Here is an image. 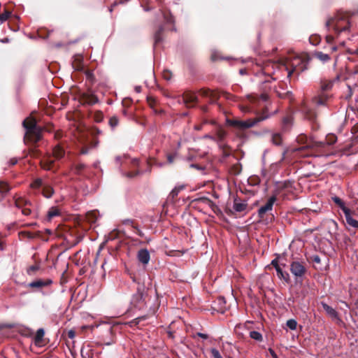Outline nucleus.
<instances>
[{
  "label": "nucleus",
  "mask_w": 358,
  "mask_h": 358,
  "mask_svg": "<svg viewBox=\"0 0 358 358\" xmlns=\"http://www.w3.org/2000/svg\"><path fill=\"white\" fill-rule=\"evenodd\" d=\"M307 61L299 55H289L283 62V66L290 77L294 72L300 73L307 69Z\"/></svg>",
  "instance_id": "nucleus-1"
},
{
  "label": "nucleus",
  "mask_w": 358,
  "mask_h": 358,
  "mask_svg": "<svg viewBox=\"0 0 358 358\" xmlns=\"http://www.w3.org/2000/svg\"><path fill=\"white\" fill-rule=\"evenodd\" d=\"M329 31H334L338 35L346 31L350 27V22L345 14L339 13L335 17L329 19L326 22Z\"/></svg>",
  "instance_id": "nucleus-2"
},
{
  "label": "nucleus",
  "mask_w": 358,
  "mask_h": 358,
  "mask_svg": "<svg viewBox=\"0 0 358 358\" xmlns=\"http://www.w3.org/2000/svg\"><path fill=\"white\" fill-rule=\"evenodd\" d=\"M146 290L144 286H139L131 300V308L141 310L145 306Z\"/></svg>",
  "instance_id": "nucleus-3"
},
{
  "label": "nucleus",
  "mask_w": 358,
  "mask_h": 358,
  "mask_svg": "<svg viewBox=\"0 0 358 358\" xmlns=\"http://www.w3.org/2000/svg\"><path fill=\"white\" fill-rule=\"evenodd\" d=\"M337 141V137L332 134H329L327 136L325 141H317L313 139H309L306 142V145L299 148L303 150L305 148H322L325 145H333Z\"/></svg>",
  "instance_id": "nucleus-4"
},
{
  "label": "nucleus",
  "mask_w": 358,
  "mask_h": 358,
  "mask_svg": "<svg viewBox=\"0 0 358 358\" xmlns=\"http://www.w3.org/2000/svg\"><path fill=\"white\" fill-rule=\"evenodd\" d=\"M266 117H261L258 118H255L254 120L248 119L247 120H231L229 122L230 125L241 129H245L250 127H252L255 126L257 122L262 121L265 120Z\"/></svg>",
  "instance_id": "nucleus-5"
},
{
  "label": "nucleus",
  "mask_w": 358,
  "mask_h": 358,
  "mask_svg": "<svg viewBox=\"0 0 358 358\" xmlns=\"http://www.w3.org/2000/svg\"><path fill=\"white\" fill-rule=\"evenodd\" d=\"M25 139L32 142H38L41 138V128L37 127L29 131H26Z\"/></svg>",
  "instance_id": "nucleus-6"
},
{
  "label": "nucleus",
  "mask_w": 358,
  "mask_h": 358,
  "mask_svg": "<svg viewBox=\"0 0 358 358\" xmlns=\"http://www.w3.org/2000/svg\"><path fill=\"white\" fill-rule=\"evenodd\" d=\"M276 201V197L273 196L268 199L266 203L262 206L258 210V215L260 218H262L264 214L272 210L273 206Z\"/></svg>",
  "instance_id": "nucleus-7"
},
{
  "label": "nucleus",
  "mask_w": 358,
  "mask_h": 358,
  "mask_svg": "<svg viewBox=\"0 0 358 358\" xmlns=\"http://www.w3.org/2000/svg\"><path fill=\"white\" fill-rule=\"evenodd\" d=\"M292 273L296 277H301L305 273V267L299 262H293L290 268Z\"/></svg>",
  "instance_id": "nucleus-8"
},
{
  "label": "nucleus",
  "mask_w": 358,
  "mask_h": 358,
  "mask_svg": "<svg viewBox=\"0 0 358 358\" xmlns=\"http://www.w3.org/2000/svg\"><path fill=\"white\" fill-rule=\"evenodd\" d=\"M52 283L51 279H37L33 282H31L28 286L31 288L41 289L42 287L50 286Z\"/></svg>",
  "instance_id": "nucleus-9"
},
{
  "label": "nucleus",
  "mask_w": 358,
  "mask_h": 358,
  "mask_svg": "<svg viewBox=\"0 0 358 358\" xmlns=\"http://www.w3.org/2000/svg\"><path fill=\"white\" fill-rule=\"evenodd\" d=\"M137 258L140 262L147 264L150 261V253L146 249H141L138 251Z\"/></svg>",
  "instance_id": "nucleus-10"
},
{
  "label": "nucleus",
  "mask_w": 358,
  "mask_h": 358,
  "mask_svg": "<svg viewBox=\"0 0 358 358\" xmlns=\"http://www.w3.org/2000/svg\"><path fill=\"white\" fill-rule=\"evenodd\" d=\"M183 100L187 107H192L196 103L197 97L194 94H186Z\"/></svg>",
  "instance_id": "nucleus-11"
},
{
  "label": "nucleus",
  "mask_w": 358,
  "mask_h": 358,
  "mask_svg": "<svg viewBox=\"0 0 358 358\" xmlns=\"http://www.w3.org/2000/svg\"><path fill=\"white\" fill-rule=\"evenodd\" d=\"M329 99V96L327 94H326L325 92H322L320 95L315 96L313 99V101L317 106L324 105Z\"/></svg>",
  "instance_id": "nucleus-12"
},
{
  "label": "nucleus",
  "mask_w": 358,
  "mask_h": 358,
  "mask_svg": "<svg viewBox=\"0 0 358 358\" xmlns=\"http://www.w3.org/2000/svg\"><path fill=\"white\" fill-rule=\"evenodd\" d=\"M23 126L26 129V131H29L37 127L36 120L32 117H27L23 121Z\"/></svg>",
  "instance_id": "nucleus-13"
},
{
  "label": "nucleus",
  "mask_w": 358,
  "mask_h": 358,
  "mask_svg": "<svg viewBox=\"0 0 358 358\" xmlns=\"http://www.w3.org/2000/svg\"><path fill=\"white\" fill-rule=\"evenodd\" d=\"M322 306L324 308V310L326 311L327 314L331 317L332 319H338V313L336 311L335 309H334L330 306L327 305V303L322 302Z\"/></svg>",
  "instance_id": "nucleus-14"
},
{
  "label": "nucleus",
  "mask_w": 358,
  "mask_h": 358,
  "mask_svg": "<svg viewBox=\"0 0 358 358\" xmlns=\"http://www.w3.org/2000/svg\"><path fill=\"white\" fill-rule=\"evenodd\" d=\"M345 217L346 222L349 226H350L353 228H355V229H358V221L355 220L352 217L350 210H349L348 212L346 210L345 214Z\"/></svg>",
  "instance_id": "nucleus-15"
},
{
  "label": "nucleus",
  "mask_w": 358,
  "mask_h": 358,
  "mask_svg": "<svg viewBox=\"0 0 358 358\" xmlns=\"http://www.w3.org/2000/svg\"><path fill=\"white\" fill-rule=\"evenodd\" d=\"M45 331L43 329H38L36 331V334L34 336V343L36 345H41L43 338L44 336Z\"/></svg>",
  "instance_id": "nucleus-16"
},
{
  "label": "nucleus",
  "mask_w": 358,
  "mask_h": 358,
  "mask_svg": "<svg viewBox=\"0 0 358 358\" xmlns=\"http://www.w3.org/2000/svg\"><path fill=\"white\" fill-rule=\"evenodd\" d=\"M248 204L245 202H239L236 200L234 201L233 208L236 212H243L247 208Z\"/></svg>",
  "instance_id": "nucleus-17"
},
{
  "label": "nucleus",
  "mask_w": 358,
  "mask_h": 358,
  "mask_svg": "<svg viewBox=\"0 0 358 358\" xmlns=\"http://www.w3.org/2000/svg\"><path fill=\"white\" fill-rule=\"evenodd\" d=\"M275 270H276V272H277V275L280 278V279H283L284 280H285L286 282H287L289 279V275L286 272H283L282 270V268L280 267V266H277L276 268H275Z\"/></svg>",
  "instance_id": "nucleus-18"
},
{
  "label": "nucleus",
  "mask_w": 358,
  "mask_h": 358,
  "mask_svg": "<svg viewBox=\"0 0 358 358\" xmlns=\"http://www.w3.org/2000/svg\"><path fill=\"white\" fill-rule=\"evenodd\" d=\"M332 199L341 208L344 215L345 214L346 210L348 212L350 210V209L345 206L344 202L340 198L334 196L332 198Z\"/></svg>",
  "instance_id": "nucleus-19"
},
{
  "label": "nucleus",
  "mask_w": 358,
  "mask_h": 358,
  "mask_svg": "<svg viewBox=\"0 0 358 358\" xmlns=\"http://www.w3.org/2000/svg\"><path fill=\"white\" fill-rule=\"evenodd\" d=\"M52 153L55 158L60 159L64 156V151L59 145H56L53 148Z\"/></svg>",
  "instance_id": "nucleus-20"
},
{
  "label": "nucleus",
  "mask_w": 358,
  "mask_h": 358,
  "mask_svg": "<svg viewBox=\"0 0 358 358\" xmlns=\"http://www.w3.org/2000/svg\"><path fill=\"white\" fill-rule=\"evenodd\" d=\"M315 56L322 62H327L330 59V57L328 54H325L322 52H316L315 53Z\"/></svg>",
  "instance_id": "nucleus-21"
},
{
  "label": "nucleus",
  "mask_w": 358,
  "mask_h": 358,
  "mask_svg": "<svg viewBox=\"0 0 358 358\" xmlns=\"http://www.w3.org/2000/svg\"><path fill=\"white\" fill-rule=\"evenodd\" d=\"M334 81V80H324L322 83L321 89L322 92H326L331 89L333 87Z\"/></svg>",
  "instance_id": "nucleus-22"
},
{
  "label": "nucleus",
  "mask_w": 358,
  "mask_h": 358,
  "mask_svg": "<svg viewBox=\"0 0 358 358\" xmlns=\"http://www.w3.org/2000/svg\"><path fill=\"white\" fill-rule=\"evenodd\" d=\"M271 141L274 145H280L282 141L281 135L278 133L273 134L271 136Z\"/></svg>",
  "instance_id": "nucleus-23"
},
{
  "label": "nucleus",
  "mask_w": 358,
  "mask_h": 358,
  "mask_svg": "<svg viewBox=\"0 0 358 358\" xmlns=\"http://www.w3.org/2000/svg\"><path fill=\"white\" fill-rule=\"evenodd\" d=\"M43 194L45 197L50 198L53 194V189L50 186L45 185L43 187Z\"/></svg>",
  "instance_id": "nucleus-24"
},
{
  "label": "nucleus",
  "mask_w": 358,
  "mask_h": 358,
  "mask_svg": "<svg viewBox=\"0 0 358 358\" xmlns=\"http://www.w3.org/2000/svg\"><path fill=\"white\" fill-rule=\"evenodd\" d=\"M185 188V185L176 186L171 191V194L173 197L178 196V193Z\"/></svg>",
  "instance_id": "nucleus-25"
},
{
  "label": "nucleus",
  "mask_w": 358,
  "mask_h": 358,
  "mask_svg": "<svg viewBox=\"0 0 358 358\" xmlns=\"http://www.w3.org/2000/svg\"><path fill=\"white\" fill-rule=\"evenodd\" d=\"M287 327L291 330H295L297 327V322L295 320L290 319L287 321L286 323Z\"/></svg>",
  "instance_id": "nucleus-26"
},
{
  "label": "nucleus",
  "mask_w": 358,
  "mask_h": 358,
  "mask_svg": "<svg viewBox=\"0 0 358 358\" xmlns=\"http://www.w3.org/2000/svg\"><path fill=\"white\" fill-rule=\"evenodd\" d=\"M250 336L253 338L254 340H256V341H262V334L257 331H250Z\"/></svg>",
  "instance_id": "nucleus-27"
},
{
  "label": "nucleus",
  "mask_w": 358,
  "mask_h": 358,
  "mask_svg": "<svg viewBox=\"0 0 358 358\" xmlns=\"http://www.w3.org/2000/svg\"><path fill=\"white\" fill-rule=\"evenodd\" d=\"M8 190H9L8 185L5 182L0 181V193L6 194L8 192Z\"/></svg>",
  "instance_id": "nucleus-28"
},
{
  "label": "nucleus",
  "mask_w": 358,
  "mask_h": 358,
  "mask_svg": "<svg viewBox=\"0 0 358 358\" xmlns=\"http://www.w3.org/2000/svg\"><path fill=\"white\" fill-rule=\"evenodd\" d=\"M59 215V210L56 208H52L50 209L48 213V216L49 219H51Z\"/></svg>",
  "instance_id": "nucleus-29"
},
{
  "label": "nucleus",
  "mask_w": 358,
  "mask_h": 358,
  "mask_svg": "<svg viewBox=\"0 0 358 358\" xmlns=\"http://www.w3.org/2000/svg\"><path fill=\"white\" fill-rule=\"evenodd\" d=\"M163 31V28L160 27L159 30L155 34V43L157 44L159 43L162 40L160 37V34Z\"/></svg>",
  "instance_id": "nucleus-30"
},
{
  "label": "nucleus",
  "mask_w": 358,
  "mask_h": 358,
  "mask_svg": "<svg viewBox=\"0 0 358 358\" xmlns=\"http://www.w3.org/2000/svg\"><path fill=\"white\" fill-rule=\"evenodd\" d=\"M118 119L116 116H113L109 120V124L112 128H115L118 124Z\"/></svg>",
  "instance_id": "nucleus-31"
},
{
  "label": "nucleus",
  "mask_w": 358,
  "mask_h": 358,
  "mask_svg": "<svg viewBox=\"0 0 358 358\" xmlns=\"http://www.w3.org/2000/svg\"><path fill=\"white\" fill-rule=\"evenodd\" d=\"M40 268V266L38 265H33L28 268L27 269V273L29 275H33L36 271H38Z\"/></svg>",
  "instance_id": "nucleus-32"
},
{
  "label": "nucleus",
  "mask_w": 358,
  "mask_h": 358,
  "mask_svg": "<svg viewBox=\"0 0 358 358\" xmlns=\"http://www.w3.org/2000/svg\"><path fill=\"white\" fill-rule=\"evenodd\" d=\"M44 184L43 182V180L40 178H38L36 180H35V181L32 183L31 186L32 187L34 188H37V187H39L41 186H43L44 187Z\"/></svg>",
  "instance_id": "nucleus-33"
},
{
  "label": "nucleus",
  "mask_w": 358,
  "mask_h": 358,
  "mask_svg": "<svg viewBox=\"0 0 358 358\" xmlns=\"http://www.w3.org/2000/svg\"><path fill=\"white\" fill-rule=\"evenodd\" d=\"M10 16V13L6 11L1 14H0V22L1 23L6 22Z\"/></svg>",
  "instance_id": "nucleus-34"
},
{
  "label": "nucleus",
  "mask_w": 358,
  "mask_h": 358,
  "mask_svg": "<svg viewBox=\"0 0 358 358\" xmlns=\"http://www.w3.org/2000/svg\"><path fill=\"white\" fill-rule=\"evenodd\" d=\"M210 352L213 358H222L220 352L217 349L212 348Z\"/></svg>",
  "instance_id": "nucleus-35"
},
{
  "label": "nucleus",
  "mask_w": 358,
  "mask_h": 358,
  "mask_svg": "<svg viewBox=\"0 0 358 358\" xmlns=\"http://www.w3.org/2000/svg\"><path fill=\"white\" fill-rule=\"evenodd\" d=\"M177 154H169L167 155V160L169 164H172L176 157Z\"/></svg>",
  "instance_id": "nucleus-36"
},
{
  "label": "nucleus",
  "mask_w": 358,
  "mask_h": 358,
  "mask_svg": "<svg viewBox=\"0 0 358 358\" xmlns=\"http://www.w3.org/2000/svg\"><path fill=\"white\" fill-rule=\"evenodd\" d=\"M334 40V36L332 34H327V36H326V41H327V42L328 43H333Z\"/></svg>",
  "instance_id": "nucleus-37"
},
{
  "label": "nucleus",
  "mask_w": 358,
  "mask_h": 358,
  "mask_svg": "<svg viewBox=\"0 0 358 358\" xmlns=\"http://www.w3.org/2000/svg\"><path fill=\"white\" fill-rule=\"evenodd\" d=\"M141 320V317H138V318H136V319H135V320H134L131 321V322H129L130 326H131V327H134V326L137 325V324H138V322H139V321H140Z\"/></svg>",
  "instance_id": "nucleus-38"
},
{
  "label": "nucleus",
  "mask_w": 358,
  "mask_h": 358,
  "mask_svg": "<svg viewBox=\"0 0 358 358\" xmlns=\"http://www.w3.org/2000/svg\"><path fill=\"white\" fill-rule=\"evenodd\" d=\"M68 336H69L70 338H71V339L74 338H75V336H76V332H75V331H74V330H73V329L69 330V331H68Z\"/></svg>",
  "instance_id": "nucleus-39"
},
{
  "label": "nucleus",
  "mask_w": 358,
  "mask_h": 358,
  "mask_svg": "<svg viewBox=\"0 0 358 358\" xmlns=\"http://www.w3.org/2000/svg\"><path fill=\"white\" fill-rule=\"evenodd\" d=\"M22 213L24 215H29L31 213V210L29 208H24L22 210Z\"/></svg>",
  "instance_id": "nucleus-40"
},
{
  "label": "nucleus",
  "mask_w": 358,
  "mask_h": 358,
  "mask_svg": "<svg viewBox=\"0 0 358 358\" xmlns=\"http://www.w3.org/2000/svg\"><path fill=\"white\" fill-rule=\"evenodd\" d=\"M271 265L273 266L274 268H276L277 266H280L278 264V261L277 259H275L272 260Z\"/></svg>",
  "instance_id": "nucleus-41"
},
{
  "label": "nucleus",
  "mask_w": 358,
  "mask_h": 358,
  "mask_svg": "<svg viewBox=\"0 0 358 358\" xmlns=\"http://www.w3.org/2000/svg\"><path fill=\"white\" fill-rule=\"evenodd\" d=\"M190 167H192V168H194V169H197V170H203V167H201V166H199V165H197V164H192L190 165Z\"/></svg>",
  "instance_id": "nucleus-42"
},
{
  "label": "nucleus",
  "mask_w": 358,
  "mask_h": 358,
  "mask_svg": "<svg viewBox=\"0 0 358 358\" xmlns=\"http://www.w3.org/2000/svg\"><path fill=\"white\" fill-rule=\"evenodd\" d=\"M197 336L203 338V339H207L208 338V335L207 334H203V333H197Z\"/></svg>",
  "instance_id": "nucleus-43"
},
{
  "label": "nucleus",
  "mask_w": 358,
  "mask_h": 358,
  "mask_svg": "<svg viewBox=\"0 0 358 358\" xmlns=\"http://www.w3.org/2000/svg\"><path fill=\"white\" fill-rule=\"evenodd\" d=\"M268 96L266 94H262L261 95V99L263 100V101H266L268 99Z\"/></svg>",
  "instance_id": "nucleus-44"
},
{
  "label": "nucleus",
  "mask_w": 358,
  "mask_h": 358,
  "mask_svg": "<svg viewBox=\"0 0 358 358\" xmlns=\"http://www.w3.org/2000/svg\"><path fill=\"white\" fill-rule=\"evenodd\" d=\"M224 96H225V98H226V99H229L232 98V95H231V94H229V93H225V94H224Z\"/></svg>",
  "instance_id": "nucleus-45"
},
{
  "label": "nucleus",
  "mask_w": 358,
  "mask_h": 358,
  "mask_svg": "<svg viewBox=\"0 0 358 358\" xmlns=\"http://www.w3.org/2000/svg\"><path fill=\"white\" fill-rule=\"evenodd\" d=\"M241 110H242V111H243L245 113L249 112V110H250L247 107H242Z\"/></svg>",
  "instance_id": "nucleus-46"
},
{
  "label": "nucleus",
  "mask_w": 358,
  "mask_h": 358,
  "mask_svg": "<svg viewBox=\"0 0 358 358\" xmlns=\"http://www.w3.org/2000/svg\"><path fill=\"white\" fill-rule=\"evenodd\" d=\"M16 163H17V160L16 159H13L10 160V164L12 165H15Z\"/></svg>",
  "instance_id": "nucleus-47"
},
{
  "label": "nucleus",
  "mask_w": 358,
  "mask_h": 358,
  "mask_svg": "<svg viewBox=\"0 0 358 358\" xmlns=\"http://www.w3.org/2000/svg\"><path fill=\"white\" fill-rule=\"evenodd\" d=\"M239 72H240V73H241V75H244V74H245V73H246V70H245V69H241Z\"/></svg>",
  "instance_id": "nucleus-48"
},
{
  "label": "nucleus",
  "mask_w": 358,
  "mask_h": 358,
  "mask_svg": "<svg viewBox=\"0 0 358 358\" xmlns=\"http://www.w3.org/2000/svg\"><path fill=\"white\" fill-rule=\"evenodd\" d=\"M314 261L319 263L320 262L319 257H317V256L315 257Z\"/></svg>",
  "instance_id": "nucleus-49"
},
{
  "label": "nucleus",
  "mask_w": 358,
  "mask_h": 358,
  "mask_svg": "<svg viewBox=\"0 0 358 358\" xmlns=\"http://www.w3.org/2000/svg\"><path fill=\"white\" fill-rule=\"evenodd\" d=\"M135 90L137 92H141V87L140 86H137L135 87Z\"/></svg>",
  "instance_id": "nucleus-50"
},
{
  "label": "nucleus",
  "mask_w": 358,
  "mask_h": 358,
  "mask_svg": "<svg viewBox=\"0 0 358 358\" xmlns=\"http://www.w3.org/2000/svg\"><path fill=\"white\" fill-rule=\"evenodd\" d=\"M43 169H50V164L48 165H43Z\"/></svg>",
  "instance_id": "nucleus-51"
},
{
  "label": "nucleus",
  "mask_w": 358,
  "mask_h": 358,
  "mask_svg": "<svg viewBox=\"0 0 358 358\" xmlns=\"http://www.w3.org/2000/svg\"><path fill=\"white\" fill-rule=\"evenodd\" d=\"M331 50L332 51H336L337 50V47L336 45H334L331 47Z\"/></svg>",
  "instance_id": "nucleus-52"
},
{
  "label": "nucleus",
  "mask_w": 358,
  "mask_h": 358,
  "mask_svg": "<svg viewBox=\"0 0 358 358\" xmlns=\"http://www.w3.org/2000/svg\"><path fill=\"white\" fill-rule=\"evenodd\" d=\"M212 59H213V60H215V59H216V58H215V55H212Z\"/></svg>",
  "instance_id": "nucleus-53"
},
{
  "label": "nucleus",
  "mask_w": 358,
  "mask_h": 358,
  "mask_svg": "<svg viewBox=\"0 0 358 358\" xmlns=\"http://www.w3.org/2000/svg\"><path fill=\"white\" fill-rule=\"evenodd\" d=\"M81 152H82V154H85V153H87V151L86 150H82Z\"/></svg>",
  "instance_id": "nucleus-54"
},
{
  "label": "nucleus",
  "mask_w": 358,
  "mask_h": 358,
  "mask_svg": "<svg viewBox=\"0 0 358 358\" xmlns=\"http://www.w3.org/2000/svg\"><path fill=\"white\" fill-rule=\"evenodd\" d=\"M83 167V165H81L79 169H82Z\"/></svg>",
  "instance_id": "nucleus-55"
},
{
  "label": "nucleus",
  "mask_w": 358,
  "mask_h": 358,
  "mask_svg": "<svg viewBox=\"0 0 358 358\" xmlns=\"http://www.w3.org/2000/svg\"><path fill=\"white\" fill-rule=\"evenodd\" d=\"M284 121L287 122V121H288V120L287 119H284Z\"/></svg>",
  "instance_id": "nucleus-56"
}]
</instances>
